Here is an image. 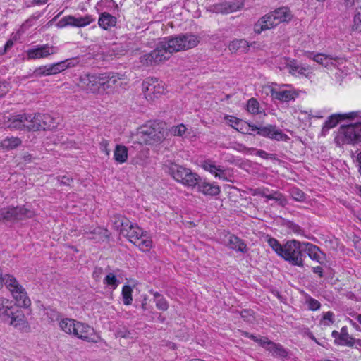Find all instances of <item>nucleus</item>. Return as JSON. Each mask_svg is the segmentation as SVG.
<instances>
[{"label":"nucleus","mask_w":361,"mask_h":361,"mask_svg":"<svg viewBox=\"0 0 361 361\" xmlns=\"http://www.w3.org/2000/svg\"><path fill=\"white\" fill-rule=\"evenodd\" d=\"M200 42V37L191 33L164 37L157 42L154 50L143 53L140 61L143 65L157 66L168 61L173 53L195 47Z\"/></svg>","instance_id":"obj_1"},{"label":"nucleus","mask_w":361,"mask_h":361,"mask_svg":"<svg viewBox=\"0 0 361 361\" xmlns=\"http://www.w3.org/2000/svg\"><path fill=\"white\" fill-rule=\"evenodd\" d=\"M235 129L242 133L248 134H251V132L252 131H257V133L259 135L267 137L270 139L278 141H286L289 138L288 136L284 134L280 129L277 128L275 126L271 125L257 126L240 120V124L237 126Z\"/></svg>","instance_id":"obj_2"},{"label":"nucleus","mask_w":361,"mask_h":361,"mask_svg":"<svg viewBox=\"0 0 361 361\" xmlns=\"http://www.w3.org/2000/svg\"><path fill=\"white\" fill-rule=\"evenodd\" d=\"M3 283L18 305L25 308L30 306L31 300L25 289L13 276L10 274L4 275Z\"/></svg>","instance_id":"obj_3"},{"label":"nucleus","mask_w":361,"mask_h":361,"mask_svg":"<svg viewBox=\"0 0 361 361\" xmlns=\"http://www.w3.org/2000/svg\"><path fill=\"white\" fill-rule=\"evenodd\" d=\"M137 137L141 144L153 145L164 139V132L159 123L150 122L139 128Z\"/></svg>","instance_id":"obj_4"},{"label":"nucleus","mask_w":361,"mask_h":361,"mask_svg":"<svg viewBox=\"0 0 361 361\" xmlns=\"http://www.w3.org/2000/svg\"><path fill=\"white\" fill-rule=\"evenodd\" d=\"M166 168L167 172L178 183L187 187H195L199 176L190 169L175 163H170Z\"/></svg>","instance_id":"obj_5"},{"label":"nucleus","mask_w":361,"mask_h":361,"mask_svg":"<svg viewBox=\"0 0 361 361\" xmlns=\"http://www.w3.org/2000/svg\"><path fill=\"white\" fill-rule=\"evenodd\" d=\"M302 250H303V243L296 240H288L283 245L280 257L292 265L303 267Z\"/></svg>","instance_id":"obj_6"},{"label":"nucleus","mask_w":361,"mask_h":361,"mask_svg":"<svg viewBox=\"0 0 361 361\" xmlns=\"http://www.w3.org/2000/svg\"><path fill=\"white\" fill-rule=\"evenodd\" d=\"M335 140L338 145H354L361 142V121L341 126Z\"/></svg>","instance_id":"obj_7"},{"label":"nucleus","mask_w":361,"mask_h":361,"mask_svg":"<svg viewBox=\"0 0 361 361\" xmlns=\"http://www.w3.org/2000/svg\"><path fill=\"white\" fill-rule=\"evenodd\" d=\"M35 212L25 206H9L0 209V222H11L26 218H32Z\"/></svg>","instance_id":"obj_8"},{"label":"nucleus","mask_w":361,"mask_h":361,"mask_svg":"<svg viewBox=\"0 0 361 361\" xmlns=\"http://www.w3.org/2000/svg\"><path fill=\"white\" fill-rule=\"evenodd\" d=\"M114 219L115 228L120 230L122 234L126 235L132 243H134V238H138L144 233L141 228L133 224L129 219L123 216H115Z\"/></svg>","instance_id":"obj_9"},{"label":"nucleus","mask_w":361,"mask_h":361,"mask_svg":"<svg viewBox=\"0 0 361 361\" xmlns=\"http://www.w3.org/2000/svg\"><path fill=\"white\" fill-rule=\"evenodd\" d=\"M142 92L147 100L153 101L166 92L165 84L156 78H147L142 84Z\"/></svg>","instance_id":"obj_10"},{"label":"nucleus","mask_w":361,"mask_h":361,"mask_svg":"<svg viewBox=\"0 0 361 361\" xmlns=\"http://www.w3.org/2000/svg\"><path fill=\"white\" fill-rule=\"evenodd\" d=\"M105 76L102 77V73L99 74H85L80 78L79 85L85 90L92 93H99L104 92Z\"/></svg>","instance_id":"obj_11"},{"label":"nucleus","mask_w":361,"mask_h":361,"mask_svg":"<svg viewBox=\"0 0 361 361\" xmlns=\"http://www.w3.org/2000/svg\"><path fill=\"white\" fill-rule=\"evenodd\" d=\"M305 56L307 58L312 59L319 65L324 66L327 70L339 68V67L342 66L345 61L343 58L333 55H328L324 53H318L314 54L311 52H306Z\"/></svg>","instance_id":"obj_12"},{"label":"nucleus","mask_w":361,"mask_h":361,"mask_svg":"<svg viewBox=\"0 0 361 361\" xmlns=\"http://www.w3.org/2000/svg\"><path fill=\"white\" fill-rule=\"evenodd\" d=\"M73 336L89 343H98L102 341L99 334L92 326L78 321Z\"/></svg>","instance_id":"obj_13"},{"label":"nucleus","mask_w":361,"mask_h":361,"mask_svg":"<svg viewBox=\"0 0 361 361\" xmlns=\"http://www.w3.org/2000/svg\"><path fill=\"white\" fill-rule=\"evenodd\" d=\"M58 51V47L45 44L26 50L25 54L27 60H36L47 58L49 56L56 54Z\"/></svg>","instance_id":"obj_14"},{"label":"nucleus","mask_w":361,"mask_h":361,"mask_svg":"<svg viewBox=\"0 0 361 361\" xmlns=\"http://www.w3.org/2000/svg\"><path fill=\"white\" fill-rule=\"evenodd\" d=\"M11 326L23 332H29L30 326L23 312L16 305V309L13 310L11 314L6 319Z\"/></svg>","instance_id":"obj_15"},{"label":"nucleus","mask_w":361,"mask_h":361,"mask_svg":"<svg viewBox=\"0 0 361 361\" xmlns=\"http://www.w3.org/2000/svg\"><path fill=\"white\" fill-rule=\"evenodd\" d=\"M359 116V112L352 111L345 114H334L328 117L324 123L322 129V133L326 135L329 130L334 128L340 121L345 119H354Z\"/></svg>","instance_id":"obj_16"},{"label":"nucleus","mask_w":361,"mask_h":361,"mask_svg":"<svg viewBox=\"0 0 361 361\" xmlns=\"http://www.w3.org/2000/svg\"><path fill=\"white\" fill-rule=\"evenodd\" d=\"M292 115L302 123L309 122L312 118H322L324 117L322 111H314L302 106H297L293 108Z\"/></svg>","instance_id":"obj_17"},{"label":"nucleus","mask_w":361,"mask_h":361,"mask_svg":"<svg viewBox=\"0 0 361 361\" xmlns=\"http://www.w3.org/2000/svg\"><path fill=\"white\" fill-rule=\"evenodd\" d=\"M331 336L334 338V343L337 345L353 347L356 345L357 340L352 337L348 332L347 326H343L341 331L334 330Z\"/></svg>","instance_id":"obj_18"},{"label":"nucleus","mask_w":361,"mask_h":361,"mask_svg":"<svg viewBox=\"0 0 361 361\" xmlns=\"http://www.w3.org/2000/svg\"><path fill=\"white\" fill-rule=\"evenodd\" d=\"M254 195H259L265 197L267 200H274L281 206H286L288 201L284 195L278 191L270 192L267 188H258L253 192Z\"/></svg>","instance_id":"obj_19"},{"label":"nucleus","mask_w":361,"mask_h":361,"mask_svg":"<svg viewBox=\"0 0 361 361\" xmlns=\"http://www.w3.org/2000/svg\"><path fill=\"white\" fill-rule=\"evenodd\" d=\"M36 131L37 130H46L55 128L58 122L56 118L48 114H36Z\"/></svg>","instance_id":"obj_20"},{"label":"nucleus","mask_w":361,"mask_h":361,"mask_svg":"<svg viewBox=\"0 0 361 361\" xmlns=\"http://www.w3.org/2000/svg\"><path fill=\"white\" fill-rule=\"evenodd\" d=\"M277 25L278 24L270 12L257 20L254 25V31L256 34H260L263 31L272 29Z\"/></svg>","instance_id":"obj_21"},{"label":"nucleus","mask_w":361,"mask_h":361,"mask_svg":"<svg viewBox=\"0 0 361 361\" xmlns=\"http://www.w3.org/2000/svg\"><path fill=\"white\" fill-rule=\"evenodd\" d=\"M5 126L11 130H24L23 114H9L4 116Z\"/></svg>","instance_id":"obj_22"},{"label":"nucleus","mask_w":361,"mask_h":361,"mask_svg":"<svg viewBox=\"0 0 361 361\" xmlns=\"http://www.w3.org/2000/svg\"><path fill=\"white\" fill-rule=\"evenodd\" d=\"M195 186L197 191L204 195L216 196L221 191L219 185L207 182L205 180H202L200 177Z\"/></svg>","instance_id":"obj_23"},{"label":"nucleus","mask_w":361,"mask_h":361,"mask_svg":"<svg viewBox=\"0 0 361 361\" xmlns=\"http://www.w3.org/2000/svg\"><path fill=\"white\" fill-rule=\"evenodd\" d=\"M223 241L226 246L233 250L241 252H245L247 251V246L244 242L234 235L230 233L225 235Z\"/></svg>","instance_id":"obj_24"},{"label":"nucleus","mask_w":361,"mask_h":361,"mask_svg":"<svg viewBox=\"0 0 361 361\" xmlns=\"http://www.w3.org/2000/svg\"><path fill=\"white\" fill-rule=\"evenodd\" d=\"M243 5L242 0H232L217 5L216 9L222 13H230L239 11Z\"/></svg>","instance_id":"obj_25"},{"label":"nucleus","mask_w":361,"mask_h":361,"mask_svg":"<svg viewBox=\"0 0 361 361\" xmlns=\"http://www.w3.org/2000/svg\"><path fill=\"white\" fill-rule=\"evenodd\" d=\"M286 85H278L276 92H274V99H277L281 102H289L295 99L298 97V94L293 90H283V87Z\"/></svg>","instance_id":"obj_26"},{"label":"nucleus","mask_w":361,"mask_h":361,"mask_svg":"<svg viewBox=\"0 0 361 361\" xmlns=\"http://www.w3.org/2000/svg\"><path fill=\"white\" fill-rule=\"evenodd\" d=\"M290 73L295 76L307 77L311 73V69L309 66H305L298 63L295 60L288 61L287 63Z\"/></svg>","instance_id":"obj_27"},{"label":"nucleus","mask_w":361,"mask_h":361,"mask_svg":"<svg viewBox=\"0 0 361 361\" xmlns=\"http://www.w3.org/2000/svg\"><path fill=\"white\" fill-rule=\"evenodd\" d=\"M202 168L213 174L216 178L225 180H226L225 169L221 166H216L212 161H204L202 164Z\"/></svg>","instance_id":"obj_28"},{"label":"nucleus","mask_w":361,"mask_h":361,"mask_svg":"<svg viewBox=\"0 0 361 361\" xmlns=\"http://www.w3.org/2000/svg\"><path fill=\"white\" fill-rule=\"evenodd\" d=\"M116 23V18L107 12L100 13L98 19V25L99 27L104 30H109L115 27Z\"/></svg>","instance_id":"obj_29"},{"label":"nucleus","mask_w":361,"mask_h":361,"mask_svg":"<svg viewBox=\"0 0 361 361\" xmlns=\"http://www.w3.org/2000/svg\"><path fill=\"white\" fill-rule=\"evenodd\" d=\"M275 21L279 25L281 23L288 22L293 18V14L287 7H281L271 12Z\"/></svg>","instance_id":"obj_30"},{"label":"nucleus","mask_w":361,"mask_h":361,"mask_svg":"<svg viewBox=\"0 0 361 361\" xmlns=\"http://www.w3.org/2000/svg\"><path fill=\"white\" fill-rule=\"evenodd\" d=\"M16 309V305L9 299L0 298V317L5 321L12 313L13 310Z\"/></svg>","instance_id":"obj_31"},{"label":"nucleus","mask_w":361,"mask_h":361,"mask_svg":"<svg viewBox=\"0 0 361 361\" xmlns=\"http://www.w3.org/2000/svg\"><path fill=\"white\" fill-rule=\"evenodd\" d=\"M133 244L137 246L141 251L147 252L152 247V240L149 235L144 232L138 238H134Z\"/></svg>","instance_id":"obj_32"},{"label":"nucleus","mask_w":361,"mask_h":361,"mask_svg":"<svg viewBox=\"0 0 361 361\" xmlns=\"http://www.w3.org/2000/svg\"><path fill=\"white\" fill-rule=\"evenodd\" d=\"M22 144V140L18 137H6L0 141V149L10 151L16 149Z\"/></svg>","instance_id":"obj_33"},{"label":"nucleus","mask_w":361,"mask_h":361,"mask_svg":"<svg viewBox=\"0 0 361 361\" xmlns=\"http://www.w3.org/2000/svg\"><path fill=\"white\" fill-rule=\"evenodd\" d=\"M252 44H249L248 42L244 39H235L230 42L228 44V49L231 52H246Z\"/></svg>","instance_id":"obj_34"},{"label":"nucleus","mask_w":361,"mask_h":361,"mask_svg":"<svg viewBox=\"0 0 361 361\" xmlns=\"http://www.w3.org/2000/svg\"><path fill=\"white\" fill-rule=\"evenodd\" d=\"M128 157V149L123 145H116L114 151V159L118 164L126 162Z\"/></svg>","instance_id":"obj_35"},{"label":"nucleus","mask_w":361,"mask_h":361,"mask_svg":"<svg viewBox=\"0 0 361 361\" xmlns=\"http://www.w3.org/2000/svg\"><path fill=\"white\" fill-rule=\"evenodd\" d=\"M266 350L274 357L284 358L288 356V351L281 344L272 341L266 347Z\"/></svg>","instance_id":"obj_36"},{"label":"nucleus","mask_w":361,"mask_h":361,"mask_svg":"<svg viewBox=\"0 0 361 361\" xmlns=\"http://www.w3.org/2000/svg\"><path fill=\"white\" fill-rule=\"evenodd\" d=\"M303 249L307 252L311 259L321 262L322 254L317 246L312 243L305 242L303 243Z\"/></svg>","instance_id":"obj_37"},{"label":"nucleus","mask_w":361,"mask_h":361,"mask_svg":"<svg viewBox=\"0 0 361 361\" xmlns=\"http://www.w3.org/2000/svg\"><path fill=\"white\" fill-rule=\"evenodd\" d=\"M77 323L78 321L73 319L63 318L59 320V325L63 331L68 334L73 335Z\"/></svg>","instance_id":"obj_38"},{"label":"nucleus","mask_w":361,"mask_h":361,"mask_svg":"<svg viewBox=\"0 0 361 361\" xmlns=\"http://www.w3.org/2000/svg\"><path fill=\"white\" fill-rule=\"evenodd\" d=\"M170 133L173 136H178L185 138L191 137L192 132L188 129L184 124L180 123L170 128Z\"/></svg>","instance_id":"obj_39"},{"label":"nucleus","mask_w":361,"mask_h":361,"mask_svg":"<svg viewBox=\"0 0 361 361\" xmlns=\"http://www.w3.org/2000/svg\"><path fill=\"white\" fill-rule=\"evenodd\" d=\"M24 130L36 131V114H23Z\"/></svg>","instance_id":"obj_40"},{"label":"nucleus","mask_w":361,"mask_h":361,"mask_svg":"<svg viewBox=\"0 0 361 361\" xmlns=\"http://www.w3.org/2000/svg\"><path fill=\"white\" fill-rule=\"evenodd\" d=\"M105 76L104 82V91L109 88H111L112 85H116L118 80H121L122 75L118 73H102V77Z\"/></svg>","instance_id":"obj_41"},{"label":"nucleus","mask_w":361,"mask_h":361,"mask_svg":"<svg viewBox=\"0 0 361 361\" xmlns=\"http://www.w3.org/2000/svg\"><path fill=\"white\" fill-rule=\"evenodd\" d=\"M103 283L107 288L115 290L119 286L120 281L114 273L109 272L103 279Z\"/></svg>","instance_id":"obj_42"},{"label":"nucleus","mask_w":361,"mask_h":361,"mask_svg":"<svg viewBox=\"0 0 361 361\" xmlns=\"http://www.w3.org/2000/svg\"><path fill=\"white\" fill-rule=\"evenodd\" d=\"M75 27H85L94 21V18L90 15L75 17Z\"/></svg>","instance_id":"obj_43"},{"label":"nucleus","mask_w":361,"mask_h":361,"mask_svg":"<svg viewBox=\"0 0 361 361\" xmlns=\"http://www.w3.org/2000/svg\"><path fill=\"white\" fill-rule=\"evenodd\" d=\"M352 29L357 32H361V6L356 8L353 16Z\"/></svg>","instance_id":"obj_44"},{"label":"nucleus","mask_w":361,"mask_h":361,"mask_svg":"<svg viewBox=\"0 0 361 361\" xmlns=\"http://www.w3.org/2000/svg\"><path fill=\"white\" fill-rule=\"evenodd\" d=\"M132 288L130 286L125 285L122 288V298L123 304L129 305L132 303Z\"/></svg>","instance_id":"obj_45"},{"label":"nucleus","mask_w":361,"mask_h":361,"mask_svg":"<svg viewBox=\"0 0 361 361\" xmlns=\"http://www.w3.org/2000/svg\"><path fill=\"white\" fill-rule=\"evenodd\" d=\"M75 16H64L56 23V27L61 29L67 26L75 27Z\"/></svg>","instance_id":"obj_46"},{"label":"nucleus","mask_w":361,"mask_h":361,"mask_svg":"<svg viewBox=\"0 0 361 361\" xmlns=\"http://www.w3.org/2000/svg\"><path fill=\"white\" fill-rule=\"evenodd\" d=\"M247 110L252 114H258L259 113V104L255 98L250 99L247 102Z\"/></svg>","instance_id":"obj_47"},{"label":"nucleus","mask_w":361,"mask_h":361,"mask_svg":"<svg viewBox=\"0 0 361 361\" xmlns=\"http://www.w3.org/2000/svg\"><path fill=\"white\" fill-rule=\"evenodd\" d=\"M267 243L272 248V250L279 255L280 256L282 253L283 250V245H281L279 242L274 238H269L267 240Z\"/></svg>","instance_id":"obj_48"},{"label":"nucleus","mask_w":361,"mask_h":361,"mask_svg":"<svg viewBox=\"0 0 361 361\" xmlns=\"http://www.w3.org/2000/svg\"><path fill=\"white\" fill-rule=\"evenodd\" d=\"M290 195L293 200L298 202H303L305 200V193L298 188H293L290 190Z\"/></svg>","instance_id":"obj_49"},{"label":"nucleus","mask_w":361,"mask_h":361,"mask_svg":"<svg viewBox=\"0 0 361 361\" xmlns=\"http://www.w3.org/2000/svg\"><path fill=\"white\" fill-rule=\"evenodd\" d=\"M278 85L275 83L267 84L262 86V92L266 95H270L272 99L274 97V92H276Z\"/></svg>","instance_id":"obj_50"},{"label":"nucleus","mask_w":361,"mask_h":361,"mask_svg":"<svg viewBox=\"0 0 361 361\" xmlns=\"http://www.w3.org/2000/svg\"><path fill=\"white\" fill-rule=\"evenodd\" d=\"M334 314L331 312L328 311L323 313L322 319V323L324 326H330L334 322Z\"/></svg>","instance_id":"obj_51"},{"label":"nucleus","mask_w":361,"mask_h":361,"mask_svg":"<svg viewBox=\"0 0 361 361\" xmlns=\"http://www.w3.org/2000/svg\"><path fill=\"white\" fill-rule=\"evenodd\" d=\"M34 74L35 76L50 75L49 65L39 66L35 70Z\"/></svg>","instance_id":"obj_52"},{"label":"nucleus","mask_w":361,"mask_h":361,"mask_svg":"<svg viewBox=\"0 0 361 361\" xmlns=\"http://www.w3.org/2000/svg\"><path fill=\"white\" fill-rule=\"evenodd\" d=\"M156 307L161 310L166 311L169 308V304L166 300L162 297L159 298L158 300H155Z\"/></svg>","instance_id":"obj_53"},{"label":"nucleus","mask_w":361,"mask_h":361,"mask_svg":"<svg viewBox=\"0 0 361 361\" xmlns=\"http://www.w3.org/2000/svg\"><path fill=\"white\" fill-rule=\"evenodd\" d=\"M307 304L308 308L312 311L317 310L320 308L319 302L314 298H309L307 300Z\"/></svg>","instance_id":"obj_54"},{"label":"nucleus","mask_w":361,"mask_h":361,"mask_svg":"<svg viewBox=\"0 0 361 361\" xmlns=\"http://www.w3.org/2000/svg\"><path fill=\"white\" fill-rule=\"evenodd\" d=\"M56 65L58 66V70L59 73L65 71L69 67L73 66V65L71 64V61L69 60L58 62L56 63Z\"/></svg>","instance_id":"obj_55"},{"label":"nucleus","mask_w":361,"mask_h":361,"mask_svg":"<svg viewBox=\"0 0 361 361\" xmlns=\"http://www.w3.org/2000/svg\"><path fill=\"white\" fill-rule=\"evenodd\" d=\"M109 141L105 140V139H103L99 142V147H100L101 151L102 152H104L107 156H109V154H110V150L109 149Z\"/></svg>","instance_id":"obj_56"},{"label":"nucleus","mask_w":361,"mask_h":361,"mask_svg":"<svg viewBox=\"0 0 361 361\" xmlns=\"http://www.w3.org/2000/svg\"><path fill=\"white\" fill-rule=\"evenodd\" d=\"M10 88L11 87L8 82L5 81L0 82V98L6 95Z\"/></svg>","instance_id":"obj_57"},{"label":"nucleus","mask_w":361,"mask_h":361,"mask_svg":"<svg viewBox=\"0 0 361 361\" xmlns=\"http://www.w3.org/2000/svg\"><path fill=\"white\" fill-rule=\"evenodd\" d=\"M130 334H131L130 332L126 328L117 330L115 334L116 337L125 338H130Z\"/></svg>","instance_id":"obj_58"},{"label":"nucleus","mask_w":361,"mask_h":361,"mask_svg":"<svg viewBox=\"0 0 361 361\" xmlns=\"http://www.w3.org/2000/svg\"><path fill=\"white\" fill-rule=\"evenodd\" d=\"M361 0H344V5L347 8H352L355 6L359 7Z\"/></svg>","instance_id":"obj_59"},{"label":"nucleus","mask_w":361,"mask_h":361,"mask_svg":"<svg viewBox=\"0 0 361 361\" xmlns=\"http://www.w3.org/2000/svg\"><path fill=\"white\" fill-rule=\"evenodd\" d=\"M226 119L227 120L230 126H232L233 128H235L237 126H239V124H240V120H239L236 117L228 116L226 117Z\"/></svg>","instance_id":"obj_60"},{"label":"nucleus","mask_w":361,"mask_h":361,"mask_svg":"<svg viewBox=\"0 0 361 361\" xmlns=\"http://www.w3.org/2000/svg\"><path fill=\"white\" fill-rule=\"evenodd\" d=\"M289 229L295 234L302 235L303 231L302 228L296 224L290 223L288 226Z\"/></svg>","instance_id":"obj_61"},{"label":"nucleus","mask_w":361,"mask_h":361,"mask_svg":"<svg viewBox=\"0 0 361 361\" xmlns=\"http://www.w3.org/2000/svg\"><path fill=\"white\" fill-rule=\"evenodd\" d=\"M58 181L61 185H70L73 182V179L66 176H59L57 178Z\"/></svg>","instance_id":"obj_62"},{"label":"nucleus","mask_w":361,"mask_h":361,"mask_svg":"<svg viewBox=\"0 0 361 361\" xmlns=\"http://www.w3.org/2000/svg\"><path fill=\"white\" fill-rule=\"evenodd\" d=\"M13 41L11 39L8 40L4 47L2 48H0V55H4L7 53V51L13 47Z\"/></svg>","instance_id":"obj_63"},{"label":"nucleus","mask_w":361,"mask_h":361,"mask_svg":"<svg viewBox=\"0 0 361 361\" xmlns=\"http://www.w3.org/2000/svg\"><path fill=\"white\" fill-rule=\"evenodd\" d=\"M257 343H258L260 345L266 349V347L269 346L271 341H269L267 337H259L257 338Z\"/></svg>","instance_id":"obj_64"}]
</instances>
